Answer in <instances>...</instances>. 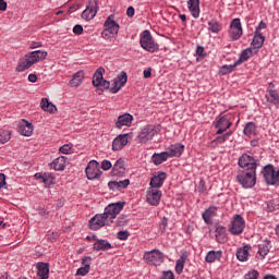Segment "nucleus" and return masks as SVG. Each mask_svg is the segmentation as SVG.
Segmentation results:
<instances>
[{"instance_id":"8","label":"nucleus","mask_w":279,"mask_h":279,"mask_svg":"<svg viewBox=\"0 0 279 279\" xmlns=\"http://www.w3.org/2000/svg\"><path fill=\"white\" fill-rule=\"evenodd\" d=\"M138 46L143 47L146 52H157L158 44H154V39L149 37V31H143V36L138 37Z\"/></svg>"},{"instance_id":"12","label":"nucleus","mask_w":279,"mask_h":279,"mask_svg":"<svg viewBox=\"0 0 279 279\" xmlns=\"http://www.w3.org/2000/svg\"><path fill=\"white\" fill-rule=\"evenodd\" d=\"M101 170L98 168V161L87 162V169H85V173H87V180H98L101 177Z\"/></svg>"},{"instance_id":"27","label":"nucleus","mask_w":279,"mask_h":279,"mask_svg":"<svg viewBox=\"0 0 279 279\" xmlns=\"http://www.w3.org/2000/svg\"><path fill=\"white\" fill-rule=\"evenodd\" d=\"M125 146V134L114 137V141L111 142V150L118 151L122 150V147Z\"/></svg>"},{"instance_id":"19","label":"nucleus","mask_w":279,"mask_h":279,"mask_svg":"<svg viewBox=\"0 0 279 279\" xmlns=\"http://www.w3.org/2000/svg\"><path fill=\"white\" fill-rule=\"evenodd\" d=\"M125 186H130V180L107 182V189L111 190L112 192L122 191L125 189Z\"/></svg>"},{"instance_id":"40","label":"nucleus","mask_w":279,"mask_h":279,"mask_svg":"<svg viewBox=\"0 0 279 279\" xmlns=\"http://www.w3.org/2000/svg\"><path fill=\"white\" fill-rule=\"evenodd\" d=\"M266 254H269V241H263L258 244V257L265 258Z\"/></svg>"},{"instance_id":"14","label":"nucleus","mask_w":279,"mask_h":279,"mask_svg":"<svg viewBox=\"0 0 279 279\" xmlns=\"http://www.w3.org/2000/svg\"><path fill=\"white\" fill-rule=\"evenodd\" d=\"M185 266V254L179 256V260L174 262V272H162V279H173V274L182 275V268Z\"/></svg>"},{"instance_id":"15","label":"nucleus","mask_w":279,"mask_h":279,"mask_svg":"<svg viewBox=\"0 0 279 279\" xmlns=\"http://www.w3.org/2000/svg\"><path fill=\"white\" fill-rule=\"evenodd\" d=\"M98 13V2L90 0L89 4H87V9L83 10V21L94 20V14Z\"/></svg>"},{"instance_id":"49","label":"nucleus","mask_w":279,"mask_h":279,"mask_svg":"<svg viewBox=\"0 0 279 279\" xmlns=\"http://www.w3.org/2000/svg\"><path fill=\"white\" fill-rule=\"evenodd\" d=\"M198 193H206V182L198 181Z\"/></svg>"},{"instance_id":"58","label":"nucleus","mask_w":279,"mask_h":279,"mask_svg":"<svg viewBox=\"0 0 279 279\" xmlns=\"http://www.w3.org/2000/svg\"><path fill=\"white\" fill-rule=\"evenodd\" d=\"M143 78H149V70H143Z\"/></svg>"},{"instance_id":"50","label":"nucleus","mask_w":279,"mask_h":279,"mask_svg":"<svg viewBox=\"0 0 279 279\" xmlns=\"http://www.w3.org/2000/svg\"><path fill=\"white\" fill-rule=\"evenodd\" d=\"M125 238H128L125 231H119V233H117V239H119V241H125Z\"/></svg>"},{"instance_id":"48","label":"nucleus","mask_w":279,"mask_h":279,"mask_svg":"<svg viewBox=\"0 0 279 279\" xmlns=\"http://www.w3.org/2000/svg\"><path fill=\"white\" fill-rule=\"evenodd\" d=\"M71 33L75 34V36L82 35V25L71 27Z\"/></svg>"},{"instance_id":"32","label":"nucleus","mask_w":279,"mask_h":279,"mask_svg":"<svg viewBox=\"0 0 279 279\" xmlns=\"http://www.w3.org/2000/svg\"><path fill=\"white\" fill-rule=\"evenodd\" d=\"M82 78H84V73L82 71L71 74V88H77V86H81Z\"/></svg>"},{"instance_id":"6","label":"nucleus","mask_w":279,"mask_h":279,"mask_svg":"<svg viewBox=\"0 0 279 279\" xmlns=\"http://www.w3.org/2000/svg\"><path fill=\"white\" fill-rule=\"evenodd\" d=\"M158 132H160V129L158 125H146L143 126V129L138 130V144H146L149 143V141L154 140V135H158Z\"/></svg>"},{"instance_id":"3","label":"nucleus","mask_w":279,"mask_h":279,"mask_svg":"<svg viewBox=\"0 0 279 279\" xmlns=\"http://www.w3.org/2000/svg\"><path fill=\"white\" fill-rule=\"evenodd\" d=\"M101 72H104L101 68L95 70V75L90 77V85L97 88L109 89L111 94H117L125 85V72L119 73V76L114 77V81L111 82L101 80Z\"/></svg>"},{"instance_id":"39","label":"nucleus","mask_w":279,"mask_h":279,"mask_svg":"<svg viewBox=\"0 0 279 279\" xmlns=\"http://www.w3.org/2000/svg\"><path fill=\"white\" fill-rule=\"evenodd\" d=\"M206 31H210V34H218L221 32V25L218 24V21L210 20V22H206Z\"/></svg>"},{"instance_id":"20","label":"nucleus","mask_w":279,"mask_h":279,"mask_svg":"<svg viewBox=\"0 0 279 279\" xmlns=\"http://www.w3.org/2000/svg\"><path fill=\"white\" fill-rule=\"evenodd\" d=\"M131 121H134V117L124 113L123 116H119V120L114 121V128L122 129L123 126H130Z\"/></svg>"},{"instance_id":"18","label":"nucleus","mask_w":279,"mask_h":279,"mask_svg":"<svg viewBox=\"0 0 279 279\" xmlns=\"http://www.w3.org/2000/svg\"><path fill=\"white\" fill-rule=\"evenodd\" d=\"M161 199V192L158 190H146V204L150 206H158V201Z\"/></svg>"},{"instance_id":"5","label":"nucleus","mask_w":279,"mask_h":279,"mask_svg":"<svg viewBox=\"0 0 279 279\" xmlns=\"http://www.w3.org/2000/svg\"><path fill=\"white\" fill-rule=\"evenodd\" d=\"M99 169L102 171H111V177H122V173L125 172L124 161H122V159L114 161V163L102 160V162H99Z\"/></svg>"},{"instance_id":"42","label":"nucleus","mask_w":279,"mask_h":279,"mask_svg":"<svg viewBox=\"0 0 279 279\" xmlns=\"http://www.w3.org/2000/svg\"><path fill=\"white\" fill-rule=\"evenodd\" d=\"M250 57H254V51L250 49L242 50V54H240L239 60L234 61V63L245 62L246 60H250Z\"/></svg>"},{"instance_id":"1","label":"nucleus","mask_w":279,"mask_h":279,"mask_svg":"<svg viewBox=\"0 0 279 279\" xmlns=\"http://www.w3.org/2000/svg\"><path fill=\"white\" fill-rule=\"evenodd\" d=\"M239 168L246 169L239 172V175L234 177V180L239 181V185L242 189H253L255 184L254 170L257 169L254 157L250 155H242L239 157Z\"/></svg>"},{"instance_id":"4","label":"nucleus","mask_w":279,"mask_h":279,"mask_svg":"<svg viewBox=\"0 0 279 279\" xmlns=\"http://www.w3.org/2000/svg\"><path fill=\"white\" fill-rule=\"evenodd\" d=\"M43 60H46V51H31L27 53V58L23 59V61H19V65L15 66V72L22 73V71L31 69L32 65L38 62H43Z\"/></svg>"},{"instance_id":"64","label":"nucleus","mask_w":279,"mask_h":279,"mask_svg":"<svg viewBox=\"0 0 279 279\" xmlns=\"http://www.w3.org/2000/svg\"><path fill=\"white\" fill-rule=\"evenodd\" d=\"M19 279H26V277H19Z\"/></svg>"},{"instance_id":"51","label":"nucleus","mask_w":279,"mask_h":279,"mask_svg":"<svg viewBox=\"0 0 279 279\" xmlns=\"http://www.w3.org/2000/svg\"><path fill=\"white\" fill-rule=\"evenodd\" d=\"M126 17H134V7H126Z\"/></svg>"},{"instance_id":"37","label":"nucleus","mask_w":279,"mask_h":279,"mask_svg":"<svg viewBox=\"0 0 279 279\" xmlns=\"http://www.w3.org/2000/svg\"><path fill=\"white\" fill-rule=\"evenodd\" d=\"M234 256L239 258V262H245V258L250 257V246H242V248H239V252H236Z\"/></svg>"},{"instance_id":"17","label":"nucleus","mask_w":279,"mask_h":279,"mask_svg":"<svg viewBox=\"0 0 279 279\" xmlns=\"http://www.w3.org/2000/svg\"><path fill=\"white\" fill-rule=\"evenodd\" d=\"M185 149V146L182 144H172L167 151L155 154V156H182V150Z\"/></svg>"},{"instance_id":"52","label":"nucleus","mask_w":279,"mask_h":279,"mask_svg":"<svg viewBox=\"0 0 279 279\" xmlns=\"http://www.w3.org/2000/svg\"><path fill=\"white\" fill-rule=\"evenodd\" d=\"M38 81V76L34 74H27V82H31V84H34V82Z\"/></svg>"},{"instance_id":"10","label":"nucleus","mask_w":279,"mask_h":279,"mask_svg":"<svg viewBox=\"0 0 279 279\" xmlns=\"http://www.w3.org/2000/svg\"><path fill=\"white\" fill-rule=\"evenodd\" d=\"M232 118L233 116H231L230 113L218 117V120L215 121V129H217V131H215V134L221 135V132L230 130V125H233V123H231L230 121Z\"/></svg>"},{"instance_id":"44","label":"nucleus","mask_w":279,"mask_h":279,"mask_svg":"<svg viewBox=\"0 0 279 279\" xmlns=\"http://www.w3.org/2000/svg\"><path fill=\"white\" fill-rule=\"evenodd\" d=\"M226 135L225 136H218L215 137V141H210V147H216L218 145H221V143H226Z\"/></svg>"},{"instance_id":"11","label":"nucleus","mask_w":279,"mask_h":279,"mask_svg":"<svg viewBox=\"0 0 279 279\" xmlns=\"http://www.w3.org/2000/svg\"><path fill=\"white\" fill-rule=\"evenodd\" d=\"M143 260L146 262V265L159 266L161 265V252L158 250H153L143 254Z\"/></svg>"},{"instance_id":"9","label":"nucleus","mask_w":279,"mask_h":279,"mask_svg":"<svg viewBox=\"0 0 279 279\" xmlns=\"http://www.w3.org/2000/svg\"><path fill=\"white\" fill-rule=\"evenodd\" d=\"M102 40H110L111 38L118 36V23H114L113 20L107 17V22H102Z\"/></svg>"},{"instance_id":"46","label":"nucleus","mask_w":279,"mask_h":279,"mask_svg":"<svg viewBox=\"0 0 279 279\" xmlns=\"http://www.w3.org/2000/svg\"><path fill=\"white\" fill-rule=\"evenodd\" d=\"M80 7H82V0H71V11L74 12Z\"/></svg>"},{"instance_id":"57","label":"nucleus","mask_w":279,"mask_h":279,"mask_svg":"<svg viewBox=\"0 0 279 279\" xmlns=\"http://www.w3.org/2000/svg\"><path fill=\"white\" fill-rule=\"evenodd\" d=\"M265 29V23H258V28L254 29V34H259L257 31Z\"/></svg>"},{"instance_id":"63","label":"nucleus","mask_w":279,"mask_h":279,"mask_svg":"<svg viewBox=\"0 0 279 279\" xmlns=\"http://www.w3.org/2000/svg\"><path fill=\"white\" fill-rule=\"evenodd\" d=\"M263 279H278V278H275L274 276H266V277H263Z\"/></svg>"},{"instance_id":"2","label":"nucleus","mask_w":279,"mask_h":279,"mask_svg":"<svg viewBox=\"0 0 279 279\" xmlns=\"http://www.w3.org/2000/svg\"><path fill=\"white\" fill-rule=\"evenodd\" d=\"M122 205H124L122 202L107 205V208L102 209V214L90 217L87 227L90 228V231H96L101 227L109 226L112 222L113 217H117L118 213H122Z\"/></svg>"},{"instance_id":"23","label":"nucleus","mask_w":279,"mask_h":279,"mask_svg":"<svg viewBox=\"0 0 279 279\" xmlns=\"http://www.w3.org/2000/svg\"><path fill=\"white\" fill-rule=\"evenodd\" d=\"M110 248H112V246H110V242L106 240H95V244H93L95 252H106L110 251Z\"/></svg>"},{"instance_id":"62","label":"nucleus","mask_w":279,"mask_h":279,"mask_svg":"<svg viewBox=\"0 0 279 279\" xmlns=\"http://www.w3.org/2000/svg\"><path fill=\"white\" fill-rule=\"evenodd\" d=\"M275 234L279 235V225L277 227H275Z\"/></svg>"},{"instance_id":"45","label":"nucleus","mask_w":279,"mask_h":279,"mask_svg":"<svg viewBox=\"0 0 279 279\" xmlns=\"http://www.w3.org/2000/svg\"><path fill=\"white\" fill-rule=\"evenodd\" d=\"M242 279H257V270H251L242 276Z\"/></svg>"},{"instance_id":"35","label":"nucleus","mask_w":279,"mask_h":279,"mask_svg":"<svg viewBox=\"0 0 279 279\" xmlns=\"http://www.w3.org/2000/svg\"><path fill=\"white\" fill-rule=\"evenodd\" d=\"M265 41V37L262 36V33H254V39L251 40V47L254 49H262V44Z\"/></svg>"},{"instance_id":"7","label":"nucleus","mask_w":279,"mask_h":279,"mask_svg":"<svg viewBox=\"0 0 279 279\" xmlns=\"http://www.w3.org/2000/svg\"><path fill=\"white\" fill-rule=\"evenodd\" d=\"M263 180L266 185L279 186V170H274V166H266L263 168Z\"/></svg>"},{"instance_id":"30","label":"nucleus","mask_w":279,"mask_h":279,"mask_svg":"<svg viewBox=\"0 0 279 279\" xmlns=\"http://www.w3.org/2000/svg\"><path fill=\"white\" fill-rule=\"evenodd\" d=\"M66 168V157L54 158V161H51V169L54 171H62Z\"/></svg>"},{"instance_id":"34","label":"nucleus","mask_w":279,"mask_h":279,"mask_svg":"<svg viewBox=\"0 0 279 279\" xmlns=\"http://www.w3.org/2000/svg\"><path fill=\"white\" fill-rule=\"evenodd\" d=\"M221 258V251L206 252V264H213Z\"/></svg>"},{"instance_id":"43","label":"nucleus","mask_w":279,"mask_h":279,"mask_svg":"<svg viewBox=\"0 0 279 279\" xmlns=\"http://www.w3.org/2000/svg\"><path fill=\"white\" fill-rule=\"evenodd\" d=\"M10 141V131L0 130V144H7Z\"/></svg>"},{"instance_id":"60","label":"nucleus","mask_w":279,"mask_h":279,"mask_svg":"<svg viewBox=\"0 0 279 279\" xmlns=\"http://www.w3.org/2000/svg\"><path fill=\"white\" fill-rule=\"evenodd\" d=\"M222 133H227V134H222V136H227V137H230V135L233 134L232 132H226V131H222Z\"/></svg>"},{"instance_id":"61","label":"nucleus","mask_w":279,"mask_h":279,"mask_svg":"<svg viewBox=\"0 0 279 279\" xmlns=\"http://www.w3.org/2000/svg\"><path fill=\"white\" fill-rule=\"evenodd\" d=\"M179 21L185 22V15H183V14L179 15Z\"/></svg>"},{"instance_id":"26","label":"nucleus","mask_w":279,"mask_h":279,"mask_svg":"<svg viewBox=\"0 0 279 279\" xmlns=\"http://www.w3.org/2000/svg\"><path fill=\"white\" fill-rule=\"evenodd\" d=\"M162 181H166V172H159V174L150 178V189H160Z\"/></svg>"},{"instance_id":"55","label":"nucleus","mask_w":279,"mask_h":279,"mask_svg":"<svg viewBox=\"0 0 279 279\" xmlns=\"http://www.w3.org/2000/svg\"><path fill=\"white\" fill-rule=\"evenodd\" d=\"M7 11V1L0 0V12Z\"/></svg>"},{"instance_id":"41","label":"nucleus","mask_w":279,"mask_h":279,"mask_svg":"<svg viewBox=\"0 0 279 279\" xmlns=\"http://www.w3.org/2000/svg\"><path fill=\"white\" fill-rule=\"evenodd\" d=\"M39 108H41L43 111L47 113H53V105L50 104V101L46 100V98L39 100Z\"/></svg>"},{"instance_id":"29","label":"nucleus","mask_w":279,"mask_h":279,"mask_svg":"<svg viewBox=\"0 0 279 279\" xmlns=\"http://www.w3.org/2000/svg\"><path fill=\"white\" fill-rule=\"evenodd\" d=\"M215 241L226 243V227L215 226Z\"/></svg>"},{"instance_id":"47","label":"nucleus","mask_w":279,"mask_h":279,"mask_svg":"<svg viewBox=\"0 0 279 279\" xmlns=\"http://www.w3.org/2000/svg\"><path fill=\"white\" fill-rule=\"evenodd\" d=\"M59 154H63V155L70 154V144H65L59 147Z\"/></svg>"},{"instance_id":"59","label":"nucleus","mask_w":279,"mask_h":279,"mask_svg":"<svg viewBox=\"0 0 279 279\" xmlns=\"http://www.w3.org/2000/svg\"><path fill=\"white\" fill-rule=\"evenodd\" d=\"M35 178H39V180H41L43 183H46V178H44L41 174H35Z\"/></svg>"},{"instance_id":"25","label":"nucleus","mask_w":279,"mask_h":279,"mask_svg":"<svg viewBox=\"0 0 279 279\" xmlns=\"http://www.w3.org/2000/svg\"><path fill=\"white\" fill-rule=\"evenodd\" d=\"M266 102L279 107V94L274 89L266 90Z\"/></svg>"},{"instance_id":"13","label":"nucleus","mask_w":279,"mask_h":279,"mask_svg":"<svg viewBox=\"0 0 279 279\" xmlns=\"http://www.w3.org/2000/svg\"><path fill=\"white\" fill-rule=\"evenodd\" d=\"M243 229H245V220L241 219V216L234 215V220L230 221V235H240Z\"/></svg>"},{"instance_id":"53","label":"nucleus","mask_w":279,"mask_h":279,"mask_svg":"<svg viewBox=\"0 0 279 279\" xmlns=\"http://www.w3.org/2000/svg\"><path fill=\"white\" fill-rule=\"evenodd\" d=\"M4 185H7V175L0 173V189H2Z\"/></svg>"},{"instance_id":"31","label":"nucleus","mask_w":279,"mask_h":279,"mask_svg":"<svg viewBox=\"0 0 279 279\" xmlns=\"http://www.w3.org/2000/svg\"><path fill=\"white\" fill-rule=\"evenodd\" d=\"M186 11L191 12V17L197 19V14H199L197 0H186Z\"/></svg>"},{"instance_id":"33","label":"nucleus","mask_w":279,"mask_h":279,"mask_svg":"<svg viewBox=\"0 0 279 279\" xmlns=\"http://www.w3.org/2000/svg\"><path fill=\"white\" fill-rule=\"evenodd\" d=\"M216 211H218V207L210 206L206 208V211H203V222L209 225V218H214V216H216Z\"/></svg>"},{"instance_id":"21","label":"nucleus","mask_w":279,"mask_h":279,"mask_svg":"<svg viewBox=\"0 0 279 279\" xmlns=\"http://www.w3.org/2000/svg\"><path fill=\"white\" fill-rule=\"evenodd\" d=\"M35 269H37V276L39 279H48V274H50V268L46 263L35 264Z\"/></svg>"},{"instance_id":"16","label":"nucleus","mask_w":279,"mask_h":279,"mask_svg":"<svg viewBox=\"0 0 279 279\" xmlns=\"http://www.w3.org/2000/svg\"><path fill=\"white\" fill-rule=\"evenodd\" d=\"M241 38V22L238 19L230 21V40L235 41Z\"/></svg>"},{"instance_id":"54","label":"nucleus","mask_w":279,"mask_h":279,"mask_svg":"<svg viewBox=\"0 0 279 279\" xmlns=\"http://www.w3.org/2000/svg\"><path fill=\"white\" fill-rule=\"evenodd\" d=\"M40 47H43V43H38V41L31 43V49H38Z\"/></svg>"},{"instance_id":"24","label":"nucleus","mask_w":279,"mask_h":279,"mask_svg":"<svg viewBox=\"0 0 279 279\" xmlns=\"http://www.w3.org/2000/svg\"><path fill=\"white\" fill-rule=\"evenodd\" d=\"M182 155H153L150 156V162L155 163V166L161 165V162H166V159L178 158Z\"/></svg>"},{"instance_id":"38","label":"nucleus","mask_w":279,"mask_h":279,"mask_svg":"<svg viewBox=\"0 0 279 279\" xmlns=\"http://www.w3.org/2000/svg\"><path fill=\"white\" fill-rule=\"evenodd\" d=\"M241 62H234V64H230V65H222V68H218V75H226V74H230L233 72V68H238V65H240Z\"/></svg>"},{"instance_id":"56","label":"nucleus","mask_w":279,"mask_h":279,"mask_svg":"<svg viewBox=\"0 0 279 279\" xmlns=\"http://www.w3.org/2000/svg\"><path fill=\"white\" fill-rule=\"evenodd\" d=\"M159 230L166 231V218H162V221L159 222Z\"/></svg>"},{"instance_id":"28","label":"nucleus","mask_w":279,"mask_h":279,"mask_svg":"<svg viewBox=\"0 0 279 279\" xmlns=\"http://www.w3.org/2000/svg\"><path fill=\"white\" fill-rule=\"evenodd\" d=\"M32 132H34V129L31 122L23 121V124H19V135L31 137Z\"/></svg>"},{"instance_id":"36","label":"nucleus","mask_w":279,"mask_h":279,"mask_svg":"<svg viewBox=\"0 0 279 279\" xmlns=\"http://www.w3.org/2000/svg\"><path fill=\"white\" fill-rule=\"evenodd\" d=\"M255 129L257 126L254 125V122H246V126L242 128V135L246 137L254 136Z\"/></svg>"},{"instance_id":"22","label":"nucleus","mask_w":279,"mask_h":279,"mask_svg":"<svg viewBox=\"0 0 279 279\" xmlns=\"http://www.w3.org/2000/svg\"><path fill=\"white\" fill-rule=\"evenodd\" d=\"M90 272V257H83V267L75 270V276H86Z\"/></svg>"}]
</instances>
